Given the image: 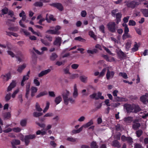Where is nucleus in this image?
Returning a JSON list of instances; mask_svg holds the SVG:
<instances>
[{
	"label": "nucleus",
	"mask_w": 148,
	"mask_h": 148,
	"mask_svg": "<svg viewBox=\"0 0 148 148\" xmlns=\"http://www.w3.org/2000/svg\"><path fill=\"white\" fill-rule=\"evenodd\" d=\"M70 94L69 91L66 90L62 94L64 103L66 105L68 104L69 102L72 104H73L75 103V99L72 97H69Z\"/></svg>",
	"instance_id": "nucleus-1"
},
{
	"label": "nucleus",
	"mask_w": 148,
	"mask_h": 148,
	"mask_svg": "<svg viewBox=\"0 0 148 148\" xmlns=\"http://www.w3.org/2000/svg\"><path fill=\"white\" fill-rule=\"evenodd\" d=\"M126 109L128 112H133L136 113L140 110L138 106L128 104L126 106Z\"/></svg>",
	"instance_id": "nucleus-2"
},
{
	"label": "nucleus",
	"mask_w": 148,
	"mask_h": 148,
	"mask_svg": "<svg viewBox=\"0 0 148 148\" xmlns=\"http://www.w3.org/2000/svg\"><path fill=\"white\" fill-rule=\"evenodd\" d=\"M2 15L8 14L11 17H12L14 15L13 12L9 10L7 8L5 7L1 10Z\"/></svg>",
	"instance_id": "nucleus-3"
},
{
	"label": "nucleus",
	"mask_w": 148,
	"mask_h": 148,
	"mask_svg": "<svg viewBox=\"0 0 148 148\" xmlns=\"http://www.w3.org/2000/svg\"><path fill=\"white\" fill-rule=\"evenodd\" d=\"M107 26L108 30L110 32H115L116 27L114 22H110L108 24Z\"/></svg>",
	"instance_id": "nucleus-4"
},
{
	"label": "nucleus",
	"mask_w": 148,
	"mask_h": 148,
	"mask_svg": "<svg viewBox=\"0 0 148 148\" xmlns=\"http://www.w3.org/2000/svg\"><path fill=\"white\" fill-rule=\"evenodd\" d=\"M126 6L129 8H134L138 5V3L134 1H125Z\"/></svg>",
	"instance_id": "nucleus-5"
},
{
	"label": "nucleus",
	"mask_w": 148,
	"mask_h": 148,
	"mask_svg": "<svg viewBox=\"0 0 148 148\" xmlns=\"http://www.w3.org/2000/svg\"><path fill=\"white\" fill-rule=\"evenodd\" d=\"M36 137V136L34 134L29 135H26L25 137V145H28L29 142V139H32L35 138Z\"/></svg>",
	"instance_id": "nucleus-6"
},
{
	"label": "nucleus",
	"mask_w": 148,
	"mask_h": 148,
	"mask_svg": "<svg viewBox=\"0 0 148 148\" xmlns=\"http://www.w3.org/2000/svg\"><path fill=\"white\" fill-rule=\"evenodd\" d=\"M115 72L114 71H110L108 67L107 69L106 74V77L108 80L114 77Z\"/></svg>",
	"instance_id": "nucleus-7"
},
{
	"label": "nucleus",
	"mask_w": 148,
	"mask_h": 148,
	"mask_svg": "<svg viewBox=\"0 0 148 148\" xmlns=\"http://www.w3.org/2000/svg\"><path fill=\"white\" fill-rule=\"evenodd\" d=\"M51 127V125H48L47 127L46 130H42L41 131L38 130L36 132L37 135H39L41 134L43 136L47 134V130L50 129Z\"/></svg>",
	"instance_id": "nucleus-8"
},
{
	"label": "nucleus",
	"mask_w": 148,
	"mask_h": 148,
	"mask_svg": "<svg viewBox=\"0 0 148 148\" xmlns=\"http://www.w3.org/2000/svg\"><path fill=\"white\" fill-rule=\"evenodd\" d=\"M11 77V73L10 72H8L5 74L2 75L1 76V78H2L3 81H7L9 79H10Z\"/></svg>",
	"instance_id": "nucleus-9"
},
{
	"label": "nucleus",
	"mask_w": 148,
	"mask_h": 148,
	"mask_svg": "<svg viewBox=\"0 0 148 148\" xmlns=\"http://www.w3.org/2000/svg\"><path fill=\"white\" fill-rule=\"evenodd\" d=\"M51 6L56 8L59 10L62 11L63 9L62 5L60 3H53L50 4Z\"/></svg>",
	"instance_id": "nucleus-10"
},
{
	"label": "nucleus",
	"mask_w": 148,
	"mask_h": 148,
	"mask_svg": "<svg viewBox=\"0 0 148 148\" xmlns=\"http://www.w3.org/2000/svg\"><path fill=\"white\" fill-rule=\"evenodd\" d=\"M30 84L29 83H28L26 86V93L25 94V97L27 99H28L30 92Z\"/></svg>",
	"instance_id": "nucleus-11"
},
{
	"label": "nucleus",
	"mask_w": 148,
	"mask_h": 148,
	"mask_svg": "<svg viewBox=\"0 0 148 148\" xmlns=\"http://www.w3.org/2000/svg\"><path fill=\"white\" fill-rule=\"evenodd\" d=\"M16 82L15 81H13L10 84L9 86H8L7 91L9 92L11 91L12 88L15 87L16 86Z\"/></svg>",
	"instance_id": "nucleus-12"
},
{
	"label": "nucleus",
	"mask_w": 148,
	"mask_h": 148,
	"mask_svg": "<svg viewBox=\"0 0 148 148\" xmlns=\"http://www.w3.org/2000/svg\"><path fill=\"white\" fill-rule=\"evenodd\" d=\"M78 90L77 88V85L76 84H74L73 87V95L74 98H76L78 96Z\"/></svg>",
	"instance_id": "nucleus-13"
},
{
	"label": "nucleus",
	"mask_w": 148,
	"mask_h": 148,
	"mask_svg": "<svg viewBox=\"0 0 148 148\" xmlns=\"http://www.w3.org/2000/svg\"><path fill=\"white\" fill-rule=\"evenodd\" d=\"M51 71V69H49L43 71H41L40 73L38 74V76L39 77H42L49 73Z\"/></svg>",
	"instance_id": "nucleus-14"
},
{
	"label": "nucleus",
	"mask_w": 148,
	"mask_h": 148,
	"mask_svg": "<svg viewBox=\"0 0 148 148\" xmlns=\"http://www.w3.org/2000/svg\"><path fill=\"white\" fill-rule=\"evenodd\" d=\"M49 18L53 21H55L56 20L55 18H53V15L47 14L46 15L45 20L47 21V22L50 23V21L49 20Z\"/></svg>",
	"instance_id": "nucleus-15"
},
{
	"label": "nucleus",
	"mask_w": 148,
	"mask_h": 148,
	"mask_svg": "<svg viewBox=\"0 0 148 148\" xmlns=\"http://www.w3.org/2000/svg\"><path fill=\"white\" fill-rule=\"evenodd\" d=\"M31 96L32 97L34 96L35 94L37 92V88L35 86H32L31 88Z\"/></svg>",
	"instance_id": "nucleus-16"
},
{
	"label": "nucleus",
	"mask_w": 148,
	"mask_h": 148,
	"mask_svg": "<svg viewBox=\"0 0 148 148\" xmlns=\"http://www.w3.org/2000/svg\"><path fill=\"white\" fill-rule=\"evenodd\" d=\"M61 39L60 37L56 38L53 42L54 45L60 46L61 45Z\"/></svg>",
	"instance_id": "nucleus-17"
},
{
	"label": "nucleus",
	"mask_w": 148,
	"mask_h": 148,
	"mask_svg": "<svg viewBox=\"0 0 148 148\" xmlns=\"http://www.w3.org/2000/svg\"><path fill=\"white\" fill-rule=\"evenodd\" d=\"M140 126V123L138 122H136L135 121L134 122V124L132 125V128L135 130H136L138 129L139 127Z\"/></svg>",
	"instance_id": "nucleus-18"
},
{
	"label": "nucleus",
	"mask_w": 148,
	"mask_h": 148,
	"mask_svg": "<svg viewBox=\"0 0 148 148\" xmlns=\"http://www.w3.org/2000/svg\"><path fill=\"white\" fill-rule=\"evenodd\" d=\"M22 17V19L19 22V25L22 27H26V26L22 22V21H25L26 18V15H25L23 16Z\"/></svg>",
	"instance_id": "nucleus-19"
},
{
	"label": "nucleus",
	"mask_w": 148,
	"mask_h": 148,
	"mask_svg": "<svg viewBox=\"0 0 148 148\" xmlns=\"http://www.w3.org/2000/svg\"><path fill=\"white\" fill-rule=\"evenodd\" d=\"M114 99L115 101H117L119 102L126 101L127 100V99L124 98L117 96L114 97Z\"/></svg>",
	"instance_id": "nucleus-20"
},
{
	"label": "nucleus",
	"mask_w": 148,
	"mask_h": 148,
	"mask_svg": "<svg viewBox=\"0 0 148 148\" xmlns=\"http://www.w3.org/2000/svg\"><path fill=\"white\" fill-rule=\"evenodd\" d=\"M123 120L125 123H130L132 121L133 118L132 117L128 116L124 118Z\"/></svg>",
	"instance_id": "nucleus-21"
},
{
	"label": "nucleus",
	"mask_w": 148,
	"mask_h": 148,
	"mask_svg": "<svg viewBox=\"0 0 148 148\" xmlns=\"http://www.w3.org/2000/svg\"><path fill=\"white\" fill-rule=\"evenodd\" d=\"M58 55L55 53H52L50 56V59L52 61H55L58 57Z\"/></svg>",
	"instance_id": "nucleus-22"
},
{
	"label": "nucleus",
	"mask_w": 148,
	"mask_h": 148,
	"mask_svg": "<svg viewBox=\"0 0 148 148\" xmlns=\"http://www.w3.org/2000/svg\"><path fill=\"white\" fill-rule=\"evenodd\" d=\"M12 147L15 146L14 145H19L20 144V141L18 140L14 139L11 142Z\"/></svg>",
	"instance_id": "nucleus-23"
},
{
	"label": "nucleus",
	"mask_w": 148,
	"mask_h": 148,
	"mask_svg": "<svg viewBox=\"0 0 148 148\" xmlns=\"http://www.w3.org/2000/svg\"><path fill=\"white\" fill-rule=\"evenodd\" d=\"M29 75L28 74L26 75H24L23 77V79L21 83V85L22 86H23L24 85V82L26 80L28 79Z\"/></svg>",
	"instance_id": "nucleus-24"
},
{
	"label": "nucleus",
	"mask_w": 148,
	"mask_h": 148,
	"mask_svg": "<svg viewBox=\"0 0 148 148\" xmlns=\"http://www.w3.org/2000/svg\"><path fill=\"white\" fill-rule=\"evenodd\" d=\"M116 23L118 24L121 21V13H118L116 14Z\"/></svg>",
	"instance_id": "nucleus-25"
},
{
	"label": "nucleus",
	"mask_w": 148,
	"mask_h": 148,
	"mask_svg": "<svg viewBox=\"0 0 148 148\" xmlns=\"http://www.w3.org/2000/svg\"><path fill=\"white\" fill-rule=\"evenodd\" d=\"M102 93L101 92H98L97 93H96V99H104V97L103 96L101 95Z\"/></svg>",
	"instance_id": "nucleus-26"
},
{
	"label": "nucleus",
	"mask_w": 148,
	"mask_h": 148,
	"mask_svg": "<svg viewBox=\"0 0 148 148\" xmlns=\"http://www.w3.org/2000/svg\"><path fill=\"white\" fill-rule=\"evenodd\" d=\"M93 123V121L91 120L87 123L83 125V127H84L85 128H87L92 125Z\"/></svg>",
	"instance_id": "nucleus-27"
},
{
	"label": "nucleus",
	"mask_w": 148,
	"mask_h": 148,
	"mask_svg": "<svg viewBox=\"0 0 148 148\" xmlns=\"http://www.w3.org/2000/svg\"><path fill=\"white\" fill-rule=\"evenodd\" d=\"M25 67L26 66L25 64H23L19 66L18 67L17 71L19 73H21L22 72L23 70L25 68Z\"/></svg>",
	"instance_id": "nucleus-28"
},
{
	"label": "nucleus",
	"mask_w": 148,
	"mask_h": 148,
	"mask_svg": "<svg viewBox=\"0 0 148 148\" xmlns=\"http://www.w3.org/2000/svg\"><path fill=\"white\" fill-rule=\"evenodd\" d=\"M3 116L4 119H9L11 116V114L9 112H5L3 114Z\"/></svg>",
	"instance_id": "nucleus-29"
},
{
	"label": "nucleus",
	"mask_w": 148,
	"mask_h": 148,
	"mask_svg": "<svg viewBox=\"0 0 148 148\" xmlns=\"http://www.w3.org/2000/svg\"><path fill=\"white\" fill-rule=\"evenodd\" d=\"M62 98L60 96H59L55 98V102L56 104H59L62 101Z\"/></svg>",
	"instance_id": "nucleus-30"
},
{
	"label": "nucleus",
	"mask_w": 148,
	"mask_h": 148,
	"mask_svg": "<svg viewBox=\"0 0 148 148\" xmlns=\"http://www.w3.org/2000/svg\"><path fill=\"white\" fill-rule=\"evenodd\" d=\"M88 77L84 75H82L80 77V80L83 82H87L88 80Z\"/></svg>",
	"instance_id": "nucleus-31"
},
{
	"label": "nucleus",
	"mask_w": 148,
	"mask_h": 148,
	"mask_svg": "<svg viewBox=\"0 0 148 148\" xmlns=\"http://www.w3.org/2000/svg\"><path fill=\"white\" fill-rule=\"evenodd\" d=\"M112 146L117 147H120L121 145L117 140H115L113 142Z\"/></svg>",
	"instance_id": "nucleus-32"
},
{
	"label": "nucleus",
	"mask_w": 148,
	"mask_h": 148,
	"mask_svg": "<svg viewBox=\"0 0 148 148\" xmlns=\"http://www.w3.org/2000/svg\"><path fill=\"white\" fill-rule=\"evenodd\" d=\"M47 94V92L46 91H45L44 92H41L39 93L37 95H36V98H39Z\"/></svg>",
	"instance_id": "nucleus-33"
},
{
	"label": "nucleus",
	"mask_w": 148,
	"mask_h": 148,
	"mask_svg": "<svg viewBox=\"0 0 148 148\" xmlns=\"http://www.w3.org/2000/svg\"><path fill=\"white\" fill-rule=\"evenodd\" d=\"M122 39L123 40L129 38H131L132 37L130 34L128 33H124L122 36Z\"/></svg>",
	"instance_id": "nucleus-34"
},
{
	"label": "nucleus",
	"mask_w": 148,
	"mask_h": 148,
	"mask_svg": "<svg viewBox=\"0 0 148 148\" xmlns=\"http://www.w3.org/2000/svg\"><path fill=\"white\" fill-rule=\"evenodd\" d=\"M140 116L143 118H145L148 116V113H146L145 112H141L140 113Z\"/></svg>",
	"instance_id": "nucleus-35"
},
{
	"label": "nucleus",
	"mask_w": 148,
	"mask_h": 148,
	"mask_svg": "<svg viewBox=\"0 0 148 148\" xmlns=\"http://www.w3.org/2000/svg\"><path fill=\"white\" fill-rule=\"evenodd\" d=\"M141 12L145 16L148 17V9H143L142 10Z\"/></svg>",
	"instance_id": "nucleus-36"
},
{
	"label": "nucleus",
	"mask_w": 148,
	"mask_h": 148,
	"mask_svg": "<svg viewBox=\"0 0 148 148\" xmlns=\"http://www.w3.org/2000/svg\"><path fill=\"white\" fill-rule=\"evenodd\" d=\"M34 5L36 7H41L42 6V3L40 1L36 2L34 4Z\"/></svg>",
	"instance_id": "nucleus-37"
},
{
	"label": "nucleus",
	"mask_w": 148,
	"mask_h": 148,
	"mask_svg": "<svg viewBox=\"0 0 148 148\" xmlns=\"http://www.w3.org/2000/svg\"><path fill=\"white\" fill-rule=\"evenodd\" d=\"M138 46L136 42L134 44V47L132 48L131 50L133 52H135L138 49Z\"/></svg>",
	"instance_id": "nucleus-38"
},
{
	"label": "nucleus",
	"mask_w": 148,
	"mask_h": 148,
	"mask_svg": "<svg viewBox=\"0 0 148 148\" xmlns=\"http://www.w3.org/2000/svg\"><path fill=\"white\" fill-rule=\"evenodd\" d=\"M140 101L144 103L145 104L146 103V98L145 95L142 96L140 97Z\"/></svg>",
	"instance_id": "nucleus-39"
},
{
	"label": "nucleus",
	"mask_w": 148,
	"mask_h": 148,
	"mask_svg": "<svg viewBox=\"0 0 148 148\" xmlns=\"http://www.w3.org/2000/svg\"><path fill=\"white\" fill-rule=\"evenodd\" d=\"M41 41L45 45L47 46H49L50 45V43L48 42L47 40H44L42 39H40Z\"/></svg>",
	"instance_id": "nucleus-40"
},
{
	"label": "nucleus",
	"mask_w": 148,
	"mask_h": 148,
	"mask_svg": "<svg viewBox=\"0 0 148 148\" xmlns=\"http://www.w3.org/2000/svg\"><path fill=\"white\" fill-rule=\"evenodd\" d=\"M35 108L36 110L38 112H41L42 111V109L38 103H36Z\"/></svg>",
	"instance_id": "nucleus-41"
},
{
	"label": "nucleus",
	"mask_w": 148,
	"mask_h": 148,
	"mask_svg": "<svg viewBox=\"0 0 148 148\" xmlns=\"http://www.w3.org/2000/svg\"><path fill=\"white\" fill-rule=\"evenodd\" d=\"M97 51L96 49H94L92 50H87V53L89 54H93L95 53H97Z\"/></svg>",
	"instance_id": "nucleus-42"
},
{
	"label": "nucleus",
	"mask_w": 148,
	"mask_h": 148,
	"mask_svg": "<svg viewBox=\"0 0 148 148\" xmlns=\"http://www.w3.org/2000/svg\"><path fill=\"white\" fill-rule=\"evenodd\" d=\"M11 97V94L10 93H8L7 94L5 97V101H8L10 99Z\"/></svg>",
	"instance_id": "nucleus-43"
},
{
	"label": "nucleus",
	"mask_w": 148,
	"mask_h": 148,
	"mask_svg": "<svg viewBox=\"0 0 148 148\" xmlns=\"http://www.w3.org/2000/svg\"><path fill=\"white\" fill-rule=\"evenodd\" d=\"M119 75L122 77L124 78L125 79L128 78L127 75L125 73L120 72L119 73Z\"/></svg>",
	"instance_id": "nucleus-44"
},
{
	"label": "nucleus",
	"mask_w": 148,
	"mask_h": 148,
	"mask_svg": "<svg viewBox=\"0 0 148 148\" xmlns=\"http://www.w3.org/2000/svg\"><path fill=\"white\" fill-rule=\"evenodd\" d=\"M49 105L50 103L48 101H47L46 102V106L43 111V112L44 113H45L47 111V110L49 109Z\"/></svg>",
	"instance_id": "nucleus-45"
},
{
	"label": "nucleus",
	"mask_w": 148,
	"mask_h": 148,
	"mask_svg": "<svg viewBox=\"0 0 148 148\" xmlns=\"http://www.w3.org/2000/svg\"><path fill=\"white\" fill-rule=\"evenodd\" d=\"M90 146L91 148H98V146L95 142H92L91 143Z\"/></svg>",
	"instance_id": "nucleus-46"
},
{
	"label": "nucleus",
	"mask_w": 148,
	"mask_h": 148,
	"mask_svg": "<svg viewBox=\"0 0 148 148\" xmlns=\"http://www.w3.org/2000/svg\"><path fill=\"white\" fill-rule=\"evenodd\" d=\"M106 71V69L104 68L102 69V71L100 73L99 75V76L100 77H103L105 74V73Z\"/></svg>",
	"instance_id": "nucleus-47"
},
{
	"label": "nucleus",
	"mask_w": 148,
	"mask_h": 148,
	"mask_svg": "<svg viewBox=\"0 0 148 148\" xmlns=\"http://www.w3.org/2000/svg\"><path fill=\"white\" fill-rule=\"evenodd\" d=\"M131 43L130 42H127L125 44V48L126 50L128 51L130 47Z\"/></svg>",
	"instance_id": "nucleus-48"
},
{
	"label": "nucleus",
	"mask_w": 148,
	"mask_h": 148,
	"mask_svg": "<svg viewBox=\"0 0 148 148\" xmlns=\"http://www.w3.org/2000/svg\"><path fill=\"white\" fill-rule=\"evenodd\" d=\"M43 114L42 112H34L33 113V115L35 117H38L42 115Z\"/></svg>",
	"instance_id": "nucleus-49"
},
{
	"label": "nucleus",
	"mask_w": 148,
	"mask_h": 148,
	"mask_svg": "<svg viewBox=\"0 0 148 148\" xmlns=\"http://www.w3.org/2000/svg\"><path fill=\"white\" fill-rule=\"evenodd\" d=\"M38 78H35L34 80V84L36 86H38L40 85V83L38 80Z\"/></svg>",
	"instance_id": "nucleus-50"
},
{
	"label": "nucleus",
	"mask_w": 148,
	"mask_h": 148,
	"mask_svg": "<svg viewBox=\"0 0 148 148\" xmlns=\"http://www.w3.org/2000/svg\"><path fill=\"white\" fill-rule=\"evenodd\" d=\"M46 33L51 34H56L57 33V32L54 31V30L49 29L46 31Z\"/></svg>",
	"instance_id": "nucleus-51"
},
{
	"label": "nucleus",
	"mask_w": 148,
	"mask_h": 148,
	"mask_svg": "<svg viewBox=\"0 0 148 148\" xmlns=\"http://www.w3.org/2000/svg\"><path fill=\"white\" fill-rule=\"evenodd\" d=\"M123 26L125 27L124 33H128L129 29L127 27V26L126 24H123Z\"/></svg>",
	"instance_id": "nucleus-52"
},
{
	"label": "nucleus",
	"mask_w": 148,
	"mask_h": 148,
	"mask_svg": "<svg viewBox=\"0 0 148 148\" xmlns=\"http://www.w3.org/2000/svg\"><path fill=\"white\" fill-rule=\"evenodd\" d=\"M120 103L118 102L114 103H112L111 104V106L113 108H114L118 107L120 105Z\"/></svg>",
	"instance_id": "nucleus-53"
},
{
	"label": "nucleus",
	"mask_w": 148,
	"mask_h": 148,
	"mask_svg": "<svg viewBox=\"0 0 148 148\" xmlns=\"http://www.w3.org/2000/svg\"><path fill=\"white\" fill-rule=\"evenodd\" d=\"M19 91V89H17L16 90H15L12 94L11 96L12 98H14L16 96V94Z\"/></svg>",
	"instance_id": "nucleus-54"
},
{
	"label": "nucleus",
	"mask_w": 148,
	"mask_h": 148,
	"mask_svg": "<svg viewBox=\"0 0 148 148\" xmlns=\"http://www.w3.org/2000/svg\"><path fill=\"white\" fill-rule=\"evenodd\" d=\"M26 123V120L25 119H24L21 121L20 122V124L22 126H25Z\"/></svg>",
	"instance_id": "nucleus-55"
},
{
	"label": "nucleus",
	"mask_w": 148,
	"mask_h": 148,
	"mask_svg": "<svg viewBox=\"0 0 148 148\" xmlns=\"http://www.w3.org/2000/svg\"><path fill=\"white\" fill-rule=\"evenodd\" d=\"M60 27L59 25H57L55 27L54 31H56L58 32L57 34H56L58 35L60 34V33L58 31V30L60 29Z\"/></svg>",
	"instance_id": "nucleus-56"
},
{
	"label": "nucleus",
	"mask_w": 148,
	"mask_h": 148,
	"mask_svg": "<svg viewBox=\"0 0 148 148\" xmlns=\"http://www.w3.org/2000/svg\"><path fill=\"white\" fill-rule=\"evenodd\" d=\"M86 118L84 116H82L79 118L77 120L79 122H83L85 120Z\"/></svg>",
	"instance_id": "nucleus-57"
},
{
	"label": "nucleus",
	"mask_w": 148,
	"mask_h": 148,
	"mask_svg": "<svg viewBox=\"0 0 148 148\" xmlns=\"http://www.w3.org/2000/svg\"><path fill=\"white\" fill-rule=\"evenodd\" d=\"M64 61H57L56 63L55 64L58 66H60L62 65H64Z\"/></svg>",
	"instance_id": "nucleus-58"
},
{
	"label": "nucleus",
	"mask_w": 148,
	"mask_h": 148,
	"mask_svg": "<svg viewBox=\"0 0 148 148\" xmlns=\"http://www.w3.org/2000/svg\"><path fill=\"white\" fill-rule=\"evenodd\" d=\"M75 40L81 42H83L85 40L81 36H78V37L75 38Z\"/></svg>",
	"instance_id": "nucleus-59"
},
{
	"label": "nucleus",
	"mask_w": 148,
	"mask_h": 148,
	"mask_svg": "<svg viewBox=\"0 0 148 148\" xmlns=\"http://www.w3.org/2000/svg\"><path fill=\"white\" fill-rule=\"evenodd\" d=\"M7 52L8 54L12 58L16 57L15 54L11 51H8Z\"/></svg>",
	"instance_id": "nucleus-60"
},
{
	"label": "nucleus",
	"mask_w": 148,
	"mask_h": 148,
	"mask_svg": "<svg viewBox=\"0 0 148 148\" xmlns=\"http://www.w3.org/2000/svg\"><path fill=\"white\" fill-rule=\"evenodd\" d=\"M136 23L135 21L133 20H130L129 22V25L130 26H134L136 25Z\"/></svg>",
	"instance_id": "nucleus-61"
},
{
	"label": "nucleus",
	"mask_w": 148,
	"mask_h": 148,
	"mask_svg": "<svg viewBox=\"0 0 148 148\" xmlns=\"http://www.w3.org/2000/svg\"><path fill=\"white\" fill-rule=\"evenodd\" d=\"M89 34L91 37L95 39L96 38V36L92 31H90L89 32Z\"/></svg>",
	"instance_id": "nucleus-62"
},
{
	"label": "nucleus",
	"mask_w": 148,
	"mask_h": 148,
	"mask_svg": "<svg viewBox=\"0 0 148 148\" xmlns=\"http://www.w3.org/2000/svg\"><path fill=\"white\" fill-rule=\"evenodd\" d=\"M143 133V131L140 130L137 131L136 132V134L137 135V136L138 137H140L142 135Z\"/></svg>",
	"instance_id": "nucleus-63"
},
{
	"label": "nucleus",
	"mask_w": 148,
	"mask_h": 148,
	"mask_svg": "<svg viewBox=\"0 0 148 148\" xmlns=\"http://www.w3.org/2000/svg\"><path fill=\"white\" fill-rule=\"evenodd\" d=\"M53 116V114L51 112H48L45 114L44 116L43 117H52Z\"/></svg>",
	"instance_id": "nucleus-64"
}]
</instances>
